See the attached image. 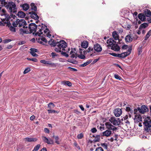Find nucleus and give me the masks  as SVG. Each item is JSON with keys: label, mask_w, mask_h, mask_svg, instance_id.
Returning a JSON list of instances; mask_svg holds the SVG:
<instances>
[{"label": "nucleus", "mask_w": 151, "mask_h": 151, "mask_svg": "<svg viewBox=\"0 0 151 151\" xmlns=\"http://www.w3.org/2000/svg\"><path fill=\"white\" fill-rule=\"evenodd\" d=\"M3 5L6 8L11 14L9 19H11V18L14 19L16 16L12 14H16L17 12L15 4L12 1L9 2L8 3L7 2H4Z\"/></svg>", "instance_id": "1"}, {"label": "nucleus", "mask_w": 151, "mask_h": 151, "mask_svg": "<svg viewBox=\"0 0 151 151\" xmlns=\"http://www.w3.org/2000/svg\"><path fill=\"white\" fill-rule=\"evenodd\" d=\"M52 44L53 46H56L55 50L57 52H61L62 50H64L65 48L67 46V43L63 40L56 42H55L53 41L52 42Z\"/></svg>", "instance_id": "2"}, {"label": "nucleus", "mask_w": 151, "mask_h": 151, "mask_svg": "<svg viewBox=\"0 0 151 151\" xmlns=\"http://www.w3.org/2000/svg\"><path fill=\"white\" fill-rule=\"evenodd\" d=\"M105 125L108 129L102 133V135L103 136L109 137L112 134V132L111 130L114 131L117 129V127L112 125L110 122H106Z\"/></svg>", "instance_id": "3"}, {"label": "nucleus", "mask_w": 151, "mask_h": 151, "mask_svg": "<svg viewBox=\"0 0 151 151\" xmlns=\"http://www.w3.org/2000/svg\"><path fill=\"white\" fill-rule=\"evenodd\" d=\"M107 46L110 47L111 49L115 51H118L120 50L119 46L116 43V42L112 38H110L107 40Z\"/></svg>", "instance_id": "4"}, {"label": "nucleus", "mask_w": 151, "mask_h": 151, "mask_svg": "<svg viewBox=\"0 0 151 151\" xmlns=\"http://www.w3.org/2000/svg\"><path fill=\"white\" fill-rule=\"evenodd\" d=\"M143 124L144 125L145 130L146 131L148 132H151V129L150 128L151 127V119L150 117H147L144 120Z\"/></svg>", "instance_id": "5"}, {"label": "nucleus", "mask_w": 151, "mask_h": 151, "mask_svg": "<svg viewBox=\"0 0 151 151\" xmlns=\"http://www.w3.org/2000/svg\"><path fill=\"white\" fill-rule=\"evenodd\" d=\"M45 27V25H43V24L39 25L38 26V30L36 32L35 35L39 36H40L42 34L43 32H42V30L44 31L45 33H46V31L44 30Z\"/></svg>", "instance_id": "6"}, {"label": "nucleus", "mask_w": 151, "mask_h": 151, "mask_svg": "<svg viewBox=\"0 0 151 151\" xmlns=\"http://www.w3.org/2000/svg\"><path fill=\"white\" fill-rule=\"evenodd\" d=\"M18 20L19 27H22L24 29L27 28V24L25 20L23 19H21L20 20L18 19Z\"/></svg>", "instance_id": "7"}, {"label": "nucleus", "mask_w": 151, "mask_h": 151, "mask_svg": "<svg viewBox=\"0 0 151 151\" xmlns=\"http://www.w3.org/2000/svg\"><path fill=\"white\" fill-rule=\"evenodd\" d=\"M30 32H35L38 30V27L34 23L30 24L29 26Z\"/></svg>", "instance_id": "8"}, {"label": "nucleus", "mask_w": 151, "mask_h": 151, "mask_svg": "<svg viewBox=\"0 0 151 151\" xmlns=\"http://www.w3.org/2000/svg\"><path fill=\"white\" fill-rule=\"evenodd\" d=\"M109 121L115 126L119 125L120 124L121 122L119 118L116 119L115 117H111L109 119Z\"/></svg>", "instance_id": "9"}, {"label": "nucleus", "mask_w": 151, "mask_h": 151, "mask_svg": "<svg viewBox=\"0 0 151 151\" xmlns=\"http://www.w3.org/2000/svg\"><path fill=\"white\" fill-rule=\"evenodd\" d=\"M70 50V48H68V51L67 52L68 53H69V55H70V57L71 58H76L77 56V53L75 48L72 49L69 52Z\"/></svg>", "instance_id": "10"}, {"label": "nucleus", "mask_w": 151, "mask_h": 151, "mask_svg": "<svg viewBox=\"0 0 151 151\" xmlns=\"http://www.w3.org/2000/svg\"><path fill=\"white\" fill-rule=\"evenodd\" d=\"M137 109L139 113L141 114H144V113L148 111V108L145 105H142L141 108L138 107L137 108Z\"/></svg>", "instance_id": "11"}, {"label": "nucleus", "mask_w": 151, "mask_h": 151, "mask_svg": "<svg viewBox=\"0 0 151 151\" xmlns=\"http://www.w3.org/2000/svg\"><path fill=\"white\" fill-rule=\"evenodd\" d=\"M42 139L43 140V141L44 142H45V143H46L48 144H53V141L51 139H48L46 137L44 136H42Z\"/></svg>", "instance_id": "12"}, {"label": "nucleus", "mask_w": 151, "mask_h": 151, "mask_svg": "<svg viewBox=\"0 0 151 151\" xmlns=\"http://www.w3.org/2000/svg\"><path fill=\"white\" fill-rule=\"evenodd\" d=\"M122 113V111L121 109L119 108L115 109L114 113L116 116H119L121 115Z\"/></svg>", "instance_id": "13"}, {"label": "nucleus", "mask_w": 151, "mask_h": 151, "mask_svg": "<svg viewBox=\"0 0 151 151\" xmlns=\"http://www.w3.org/2000/svg\"><path fill=\"white\" fill-rule=\"evenodd\" d=\"M125 40L126 42H130L132 41L133 37L131 35H128L125 37Z\"/></svg>", "instance_id": "14"}, {"label": "nucleus", "mask_w": 151, "mask_h": 151, "mask_svg": "<svg viewBox=\"0 0 151 151\" xmlns=\"http://www.w3.org/2000/svg\"><path fill=\"white\" fill-rule=\"evenodd\" d=\"M93 48L94 50L98 52H101L102 50V47L99 44H96L94 45Z\"/></svg>", "instance_id": "15"}, {"label": "nucleus", "mask_w": 151, "mask_h": 151, "mask_svg": "<svg viewBox=\"0 0 151 151\" xmlns=\"http://www.w3.org/2000/svg\"><path fill=\"white\" fill-rule=\"evenodd\" d=\"M144 14L145 17H149L151 16V12L149 9H146L144 12Z\"/></svg>", "instance_id": "16"}, {"label": "nucleus", "mask_w": 151, "mask_h": 151, "mask_svg": "<svg viewBox=\"0 0 151 151\" xmlns=\"http://www.w3.org/2000/svg\"><path fill=\"white\" fill-rule=\"evenodd\" d=\"M29 13L31 14V17L32 18L34 19H35L37 20L39 19V17L36 14L33 12H30Z\"/></svg>", "instance_id": "17"}, {"label": "nucleus", "mask_w": 151, "mask_h": 151, "mask_svg": "<svg viewBox=\"0 0 151 151\" xmlns=\"http://www.w3.org/2000/svg\"><path fill=\"white\" fill-rule=\"evenodd\" d=\"M129 55L128 52H125L121 54H119V58H124Z\"/></svg>", "instance_id": "18"}, {"label": "nucleus", "mask_w": 151, "mask_h": 151, "mask_svg": "<svg viewBox=\"0 0 151 151\" xmlns=\"http://www.w3.org/2000/svg\"><path fill=\"white\" fill-rule=\"evenodd\" d=\"M129 55L128 52H125L121 54H119V58H124Z\"/></svg>", "instance_id": "19"}, {"label": "nucleus", "mask_w": 151, "mask_h": 151, "mask_svg": "<svg viewBox=\"0 0 151 151\" xmlns=\"http://www.w3.org/2000/svg\"><path fill=\"white\" fill-rule=\"evenodd\" d=\"M112 36L115 40L119 39V36L117 33L116 31H114L112 33Z\"/></svg>", "instance_id": "20"}, {"label": "nucleus", "mask_w": 151, "mask_h": 151, "mask_svg": "<svg viewBox=\"0 0 151 151\" xmlns=\"http://www.w3.org/2000/svg\"><path fill=\"white\" fill-rule=\"evenodd\" d=\"M25 15V13L21 11H19L17 14V16L18 17L21 18H24Z\"/></svg>", "instance_id": "21"}, {"label": "nucleus", "mask_w": 151, "mask_h": 151, "mask_svg": "<svg viewBox=\"0 0 151 151\" xmlns=\"http://www.w3.org/2000/svg\"><path fill=\"white\" fill-rule=\"evenodd\" d=\"M81 46L83 48H86L88 46V42L86 41H83L81 43Z\"/></svg>", "instance_id": "22"}, {"label": "nucleus", "mask_w": 151, "mask_h": 151, "mask_svg": "<svg viewBox=\"0 0 151 151\" xmlns=\"http://www.w3.org/2000/svg\"><path fill=\"white\" fill-rule=\"evenodd\" d=\"M138 17L139 19L142 21H145L146 19L145 17L144 14H139L138 15Z\"/></svg>", "instance_id": "23"}, {"label": "nucleus", "mask_w": 151, "mask_h": 151, "mask_svg": "<svg viewBox=\"0 0 151 151\" xmlns=\"http://www.w3.org/2000/svg\"><path fill=\"white\" fill-rule=\"evenodd\" d=\"M8 26L9 27L10 30L12 32H16V29L15 27L12 26V24L10 23L8 24H7Z\"/></svg>", "instance_id": "24"}, {"label": "nucleus", "mask_w": 151, "mask_h": 151, "mask_svg": "<svg viewBox=\"0 0 151 151\" xmlns=\"http://www.w3.org/2000/svg\"><path fill=\"white\" fill-rule=\"evenodd\" d=\"M19 32L21 34L23 35L24 34H27L29 32L28 31L25 29L20 28L19 29Z\"/></svg>", "instance_id": "25"}, {"label": "nucleus", "mask_w": 151, "mask_h": 151, "mask_svg": "<svg viewBox=\"0 0 151 151\" xmlns=\"http://www.w3.org/2000/svg\"><path fill=\"white\" fill-rule=\"evenodd\" d=\"M55 105L52 102H50L48 104L47 108H49V109H52L55 107Z\"/></svg>", "instance_id": "26"}, {"label": "nucleus", "mask_w": 151, "mask_h": 151, "mask_svg": "<svg viewBox=\"0 0 151 151\" xmlns=\"http://www.w3.org/2000/svg\"><path fill=\"white\" fill-rule=\"evenodd\" d=\"M25 140L27 142H33L36 141L37 139L35 138L26 137L25 138Z\"/></svg>", "instance_id": "27"}, {"label": "nucleus", "mask_w": 151, "mask_h": 151, "mask_svg": "<svg viewBox=\"0 0 151 151\" xmlns=\"http://www.w3.org/2000/svg\"><path fill=\"white\" fill-rule=\"evenodd\" d=\"M92 60H91V59L89 60H88L86 62L81 65V67L85 66H86L87 65H88V64H89V63H91L92 62Z\"/></svg>", "instance_id": "28"}, {"label": "nucleus", "mask_w": 151, "mask_h": 151, "mask_svg": "<svg viewBox=\"0 0 151 151\" xmlns=\"http://www.w3.org/2000/svg\"><path fill=\"white\" fill-rule=\"evenodd\" d=\"M22 7L24 10L26 11L28 9L29 6L28 4H25L22 5Z\"/></svg>", "instance_id": "29"}, {"label": "nucleus", "mask_w": 151, "mask_h": 151, "mask_svg": "<svg viewBox=\"0 0 151 151\" xmlns=\"http://www.w3.org/2000/svg\"><path fill=\"white\" fill-rule=\"evenodd\" d=\"M61 84L62 85H71V83L69 81H64L61 82Z\"/></svg>", "instance_id": "30"}, {"label": "nucleus", "mask_w": 151, "mask_h": 151, "mask_svg": "<svg viewBox=\"0 0 151 151\" xmlns=\"http://www.w3.org/2000/svg\"><path fill=\"white\" fill-rule=\"evenodd\" d=\"M53 137L55 139V143L58 144H60V142L58 141V140L59 139V138L58 136L53 135Z\"/></svg>", "instance_id": "31"}, {"label": "nucleus", "mask_w": 151, "mask_h": 151, "mask_svg": "<svg viewBox=\"0 0 151 151\" xmlns=\"http://www.w3.org/2000/svg\"><path fill=\"white\" fill-rule=\"evenodd\" d=\"M50 61H46L44 60H42L40 61V62L44 64H45L49 65Z\"/></svg>", "instance_id": "32"}, {"label": "nucleus", "mask_w": 151, "mask_h": 151, "mask_svg": "<svg viewBox=\"0 0 151 151\" xmlns=\"http://www.w3.org/2000/svg\"><path fill=\"white\" fill-rule=\"evenodd\" d=\"M47 111H48V113L49 114L52 113H56L58 114L59 113V111H58L56 110H53L52 109H48Z\"/></svg>", "instance_id": "33"}, {"label": "nucleus", "mask_w": 151, "mask_h": 151, "mask_svg": "<svg viewBox=\"0 0 151 151\" xmlns=\"http://www.w3.org/2000/svg\"><path fill=\"white\" fill-rule=\"evenodd\" d=\"M31 10H33L34 11H36L37 9V6L35 5V4L34 3H31Z\"/></svg>", "instance_id": "34"}, {"label": "nucleus", "mask_w": 151, "mask_h": 151, "mask_svg": "<svg viewBox=\"0 0 151 151\" xmlns=\"http://www.w3.org/2000/svg\"><path fill=\"white\" fill-rule=\"evenodd\" d=\"M100 136L99 135H97L93 140L94 142H99L100 140Z\"/></svg>", "instance_id": "35"}, {"label": "nucleus", "mask_w": 151, "mask_h": 151, "mask_svg": "<svg viewBox=\"0 0 151 151\" xmlns=\"http://www.w3.org/2000/svg\"><path fill=\"white\" fill-rule=\"evenodd\" d=\"M150 35H151V30H150L147 34L145 38V40H147Z\"/></svg>", "instance_id": "36"}, {"label": "nucleus", "mask_w": 151, "mask_h": 151, "mask_svg": "<svg viewBox=\"0 0 151 151\" xmlns=\"http://www.w3.org/2000/svg\"><path fill=\"white\" fill-rule=\"evenodd\" d=\"M40 146L41 145L40 144L37 145L35 147L32 151H37L40 148Z\"/></svg>", "instance_id": "37"}, {"label": "nucleus", "mask_w": 151, "mask_h": 151, "mask_svg": "<svg viewBox=\"0 0 151 151\" xmlns=\"http://www.w3.org/2000/svg\"><path fill=\"white\" fill-rule=\"evenodd\" d=\"M50 66L52 68H56L58 65V64L56 63H52L51 61L49 64Z\"/></svg>", "instance_id": "38"}, {"label": "nucleus", "mask_w": 151, "mask_h": 151, "mask_svg": "<svg viewBox=\"0 0 151 151\" xmlns=\"http://www.w3.org/2000/svg\"><path fill=\"white\" fill-rule=\"evenodd\" d=\"M13 26L14 27H16L18 25V19L15 22H13L12 23Z\"/></svg>", "instance_id": "39"}, {"label": "nucleus", "mask_w": 151, "mask_h": 151, "mask_svg": "<svg viewBox=\"0 0 151 151\" xmlns=\"http://www.w3.org/2000/svg\"><path fill=\"white\" fill-rule=\"evenodd\" d=\"M93 50V47H89L88 49L86 51V52H89Z\"/></svg>", "instance_id": "40"}, {"label": "nucleus", "mask_w": 151, "mask_h": 151, "mask_svg": "<svg viewBox=\"0 0 151 151\" xmlns=\"http://www.w3.org/2000/svg\"><path fill=\"white\" fill-rule=\"evenodd\" d=\"M83 137V135L82 133H81L77 136V138L78 139H81Z\"/></svg>", "instance_id": "41"}, {"label": "nucleus", "mask_w": 151, "mask_h": 151, "mask_svg": "<svg viewBox=\"0 0 151 151\" xmlns=\"http://www.w3.org/2000/svg\"><path fill=\"white\" fill-rule=\"evenodd\" d=\"M68 69L70 70V71H76L77 70L76 69L72 68L70 67H68Z\"/></svg>", "instance_id": "42"}, {"label": "nucleus", "mask_w": 151, "mask_h": 151, "mask_svg": "<svg viewBox=\"0 0 151 151\" xmlns=\"http://www.w3.org/2000/svg\"><path fill=\"white\" fill-rule=\"evenodd\" d=\"M95 151H104V150L101 147H99L96 148Z\"/></svg>", "instance_id": "43"}, {"label": "nucleus", "mask_w": 151, "mask_h": 151, "mask_svg": "<svg viewBox=\"0 0 151 151\" xmlns=\"http://www.w3.org/2000/svg\"><path fill=\"white\" fill-rule=\"evenodd\" d=\"M30 71V69L29 68H27L25 69L24 71V74H26V73L29 72Z\"/></svg>", "instance_id": "44"}, {"label": "nucleus", "mask_w": 151, "mask_h": 151, "mask_svg": "<svg viewBox=\"0 0 151 151\" xmlns=\"http://www.w3.org/2000/svg\"><path fill=\"white\" fill-rule=\"evenodd\" d=\"M148 26V24L147 23H144L143 24H142L141 25V27H143V28H145L146 27H147V26Z\"/></svg>", "instance_id": "45"}, {"label": "nucleus", "mask_w": 151, "mask_h": 151, "mask_svg": "<svg viewBox=\"0 0 151 151\" xmlns=\"http://www.w3.org/2000/svg\"><path fill=\"white\" fill-rule=\"evenodd\" d=\"M11 41V40L9 39H7L3 40V41L4 42V43H6L9 42Z\"/></svg>", "instance_id": "46"}, {"label": "nucleus", "mask_w": 151, "mask_h": 151, "mask_svg": "<svg viewBox=\"0 0 151 151\" xmlns=\"http://www.w3.org/2000/svg\"><path fill=\"white\" fill-rule=\"evenodd\" d=\"M61 54L62 55H63L64 56H65L66 57H68V56H69L68 54H67L66 52H64L63 51H61Z\"/></svg>", "instance_id": "47"}, {"label": "nucleus", "mask_w": 151, "mask_h": 151, "mask_svg": "<svg viewBox=\"0 0 151 151\" xmlns=\"http://www.w3.org/2000/svg\"><path fill=\"white\" fill-rule=\"evenodd\" d=\"M97 131L96 129L95 128H92L91 130V131L93 133H95Z\"/></svg>", "instance_id": "48"}, {"label": "nucleus", "mask_w": 151, "mask_h": 151, "mask_svg": "<svg viewBox=\"0 0 151 151\" xmlns=\"http://www.w3.org/2000/svg\"><path fill=\"white\" fill-rule=\"evenodd\" d=\"M101 145L103 147H104L105 149H107V144H106L105 143L101 144Z\"/></svg>", "instance_id": "49"}, {"label": "nucleus", "mask_w": 151, "mask_h": 151, "mask_svg": "<svg viewBox=\"0 0 151 151\" xmlns=\"http://www.w3.org/2000/svg\"><path fill=\"white\" fill-rule=\"evenodd\" d=\"M31 54L34 56H38V55L36 54L35 52H32V51H30V52Z\"/></svg>", "instance_id": "50"}, {"label": "nucleus", "mask_w": 151, "mask_h": 151, "mask_svg": "<svg viewBox=\"0 0 151 151\" xmlns=\"http://www.w3.org/2000/svg\"><path fill=\"white\" fill-rule=\"evenodd\" d=\"M114 77L117 79L121 80V78L117 75L115 74L114 75Z\"/></svg>", "instance_id": "51"}, {"label": "nucleus", "mask_w": 151, "mask_h": 151, "mask_svg": "<svg viewBox=\"0 0 151 151\" xmlns=\"http://www.w3.org/2000/svg\"><path fill=\"white\" fill-rule=\"evenodd\" d=\"M78 57L79 58L81 59H84L85 58V56L84 55L82 54L79 55L78 56Z\"/></svg>", "instance_id": "52"}, {"label": "nucleus", "mask_w": 151, "mask_h": 151, "mask_svg": "<svg viewBox=\"0 0 151 151\" xmlns=\"http://www.w3.org/2000/svg\"><path fill=\"white\" fill-rule=\"evenodd\" d=\"M110 54L114 56L119 57V54H116L115 53H112Z\"/></svg>", "instance_id": "53"}, {"label": "nucleus", "mask_w": 151, "mask_h": 151, "mask_svg": "<svg viewBox=\"0 0 151 151\" xmlns=\"http://www.w3.org/2000/svg\"><path fill=\"white\" fill-rule=\"evenodd\" d=\"M30 50L31 51L34 52H38V50H37V49L32 48L30 49Z\"/></svg>", "instance_id": "54"}, {"label": "nucleus", "mask_w": 151, "mask_h": 151, "mask_svg": "<svg viewBox=\"0 0 151 151\" xmlns=\"http://www.w3.org/2000/svg\"><path fill=\"white\" fill-rule=\"evenodd\" d=\"M51 55L52 58H54L55 57L57 56V55L55 53L52 52L51 53Z\"/></svg>", "instance_id": "55"}, {"label": "nucleus", "mask_w": 151, "mask_h": 151, "mask_svg": "<svg viewBox=\"0 0 151 151\" xmlns=\"http://www.w3.org/2000/svg\"><path fill=\"white\" fill-rule=\"evenodd\" d=\"M44 131L46 133H47L49 134L50 133V130L47 128H45L44 129Z\"/></svg>", "instance_id": "56"}, {"label": "nucleus", "mask_w": 151, "mask_h": 151, "mask_svg": "<svg viewBox=\"0 0 151 151\" xmlns=\"http://www.w3.org/2000/svg\"><path fill=\"white\" fill-rule=\"evenodd\" d=\"M99 58H98L97 59H96L94 60L93 62L92 63V64H94L97 62L99 60Z\"/></svg>", "instance_id": "57"}, {"label": "nucleus", "mask_w": 151, "mask_h": 151, "mask_svg": "<svg viewBox=\"0 0 151 151\" xmlns=\"http://www.w3.org/2000/svg\"><path fill=\"white\" fill-rule=\"evenodd\" d=\"M128 47V46L126 45H124L122 46V48L123 49H126Z\"/></svg>", "instance_id": "58"}, {"label": "nucleus", "mask_w": 151, "mask_h": 151, "mask_svg": "<svg viewBox=\"0 0 151 151\" xmlns=\"http://www.w3.org/2000/svg\"><path fill=\"white\" fill-rule=\"evenodd\" d=\"M131 110V109L129 107H127L126 108V111L127 112H129Z\"/></svg>", "instance_id": "59"}, {"label": "nucleus", "mask_w": 151, "mask_h": 151, "mask_svg": "<svg viewBox=\"0 0 151 151\" xmlns=\"http://www.w3.org/2000/svg\"><path fill=\"white\" fill-rule=\"evenodd\" d=\"M74 113H76V114H78L81 113V112L80 111H78V110H74Z\"/></svg>", "instance_id": "60"}, {"label": "nucleus", "mask_w": 151, "mask_h": 151, "mask_svg": "<svg viewBox=\"0 0 151 151\" xmlns=\"http://www.w3.org/2000/svg\"><path fill=\"white\" fill-rule=\"evenodd\" d=\"M35 118V116L34 115H32L30 117V119L31 120H33Z\"/></svg>", "instance_id": "61"}, {"label": "nucleus", "mask_w": 151, "mask_h": 151, "mask_svg": "<svg viewBox=\"0 0 151 151\" xmlns=\"http://www.w3.org/2000/svg\"><path fill=\"white\" fill-rule=\"evenodd\" d=\"M41 40L45 42H47V40L44 37L42 38H41Z\"/></svg>", "instance_id": "62"}, {"label": "nucleus", "mask_w": 151, "mask_h": 151, "mask_svg": "<svg viewBox=\"0 0 151 151\" xmlns=\"http://www.w3.org/2000/svg\"><path fill=\"white\" fill-rule=\"evenodd\" d=\"M79 106L82 111H84V109L83 107V106L82 105H80Z\"/></svg>", "instance_id": "63"}, {"label": "nucleus", "mask_w": 151, "mask_h": 151, "mask_svg": "<svg viewBox=\"0 0 151 151\" xmlns=\"http://www.w3.org/2000/svg\"><path fill=\"white\" fill-rule=\"evenodd\" d=\"M40 151H47V150L46 147H43Z\"/></svg>", "instance_id": "64"}]
</instances>
